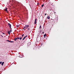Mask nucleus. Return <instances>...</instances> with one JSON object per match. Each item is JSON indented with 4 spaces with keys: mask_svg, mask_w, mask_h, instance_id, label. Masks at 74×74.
Here are the masks:
<instances>
[{
    "mask_svg": "<svg viewBox=\"0 0 74 74\" xmlns=\"http://www.w3.org/2000/svg\"><path fill=\"white\" fill-rule=\"evenodd\" d=\"M4 10L5 11H6V12H8V11L7 10V8H6L5 9H4Z\"/></svg>",
    "mask_w": 74,
    "mask_h": 74,
    "instance_id": "obj_1",
    "label": "nucleus"
},
{
    "mask_svg": "<svg viewBox=\"0 0 74 74\" xmlns=\"http://www.w3.org/2000/svg\"><path fill=\"white\" fill-rule=\"evenodd\" d=\"M36 20H37V18H36L35 20L34 24H36V23H37V21H36Z\"/></svg>",
    "mask_w": 74,
    "mask_h": 74,
    "instance_id": "obj_2",
    "label": "nucleus"
},
{
    "mask_svg": "<svg viewBox=\"0 0 74 74\" xmlns=\"http://www.w3.org/2000/svg\"><path fill=\"white\" fill-rule=\"evenodd\" d=\"M25 26L26 28L27 29V28H28V27H29V25H25Z\"/></svg>",
    "mask_w": 74,
    "mask_h": 74,
    "instance_id": "obj_3",
    "label": "nucleus"
},
{
    "mask_svg": "<svg viewBox=\"0 0 74 74\" xmlns=\"http://www.w3.org/2000/svg\"><path fill=\"white\" fill-rule=\"evenodd\" d=\"M8 25H9V27L11 28V24H10V23H8Z\"/></svg>",
    "mask_w": 74,
    "mask_h": 74,
    "instance_id": "obj_4",
    "label": "nucleus"
},
{
    "mask_svg": "<svg viewBox=\"0 0 74 74\" xmlns=\"http://www.w3.org/2000/svg\"><path fill=\"white\" fill-rule=\"evenodd\" d=\"M47 18L49 19H50V17L49 16H47Z\"/></svg>",
    "mask_w": 74,
    "mask_h": 74,
    "instance_id": "obj_5",
    "label": "nucleus"
},
{
    "mask_svg": "<svg viewBox=\"0 0 74 74\" xmlns=\"http://www.w3.org/2000/svg\"><path fill=\"white\" fill-rule=\"evenodd\" d=\"M27 36H25L24 38L23 39V40H25V39L26 38V37H27Z\"/></svg>",
    "mask_w": 74,
    "mask_h": 74,
    "instance_id": "obj_6",
    "label": "nucleus"
},
{
    "mask_svg": "<svg viewBox=\"0 0 74 74\" xmlns=\"http://www.w3.org/2000/svg\"><path fill=\"white\" fill-rule=\"evenodd\" d=\"M4 62H3L1 63V66H3L4 64Z\"/></svg>",
    "mask_w": 74,
    "mask_h": 74,
    "instance_id": "obj_7",
    "label": "nucleus"
},
{
    "mask_svg": "<svg viewBox=\"0 0 74 74\" xmlns=\"http://www.w3.org/2000/svg\"><path fill=\"white\" fill-rule=\"evenodd\" d=\"M8 34H9V35H10V31H8Z\"/></svg>",
    "mask_w": 74,
    "mask_h": 74,
    "instance_id": "obj_8",
    "label": "nucleus"
},
{
    "mask_svg": "<svg viewBox=\"0 0 74 74\" xmlns=\"http://www.w3.org/2000/svg\"><path fill=\"white\" fill-rule=\"evenodd\" d=\"M9 32H10L11 33L12 32V31L11 30H10V31H9Z\"/></svg>",
    "mask_w": 74,
    "mask_h": 74,
    "instance_id": "obj_9",
    "label": "nucleus"
},
{
    "mask_svg": "<svg viewBox=\"0 0 74 74\" xmlns=\"http://www.w3.org/2000/svg\"><path fill=\"white\" fill-rule=\"evenodd\" d=\"M44 4H42L41 6L42 7H44Z\"/></svg>",
    "mask_w": 74,
    "mask_h": 74,
    "instance_id": "obj_10",
    "label": "nucleus"
},
{
    "mask_svg": "<svg viewBox=\"0 0 74 74\" xmlns=\"http://www.w3.org/2000/svg\"><path fill=\"white\" fill-rule=\"evenodd\" d=\"M16 38L17 40L18 39V40H19V38H19V37Z\"/></svg>",
    "mask_w": 74,
    "mask_h": 74,
    "instance_id": "obj_11",
    "label": "nucleus"
},
{
    "mask_svg": "<svg viewBox=\"0 0 74 74\" xmlns=\"http://www.w3.org/2000/svg\"><path fill=\"white\" fill-rule=\"evenodd\" d=\"M16 40H17V39H16V38H15L14 39V41H16Z\"/></svg>",
    "mask_w": 74,
    "mask_h": 74,
    "instance_id": "obj_12",
    "label": "nucleus"
},
{
    "mask_svg": "<svg viewBox=\"0 0 74 74\" xmlns=\"http://www.w3.org/2000/svg\"><path fill=\"white\" fill-rule=\"evenodd\" d=\"M10 42H14V41H9Z\"/></svg>",
    "mask_w": 74,
    "mask_h": 74,
    "instance_id": "obj_13",
    "label": "nucleus"
},
{
    "mask_svg": "<svg viewBox=\"0 0 74 74\" xmlns=\"http://www.w3.org/2000/svg\"><path fill=\"white\" fill-rule=\"evenodd\" d=\"M44 37H46V34H45L44 35Z\"/></svg>",
    "mask_w": 74,
    "mask_h": 74,
    "instance_id": "obj_14",
    "label": "nucleus"
},
{
    "mask_svg": "<svg viewBox=\"0 0 74 74\" xmlns=\"http://www.w3.org/2000/svg\"><path fill=\"white\" fill-rule=\"evenodd\" d=\"M6 41H8L9 42H10V40H7Z\"/></svg>",
    "mask_w": 74,
    "mask_h": 74,
    "instance_id": "obj_15",
    "label": "nucleus"
},
{
    "mask_svg": "<svg viewBox=\"0 0 74 74\" xmlns=\"http://www.w3.org/2000/svg\"><path fill=\"white\" fill-rule=\"evenodd\" d=\"M23 28H24V29L25 30V29H25V28H26V27H25H25H23Z\"/></svg>",
    "mask_w": 74,
    "mask_h": 74,
    "instance_id": "obj_16",
    "label": "nucleus"
},
{
    "mask_svg": "<svg viewBox=\"0 0 74 74\" xmlns=\"http://www.w3.org/2000/svg\"><path fill=\"white\" fill-rule=\"evenodd\" d=\"M20 40H22V37H20Z\"/></svg>",
    "mask_w": 74,
    "mask_h": 74,
    "instance_id": "obj_17",
    "label": "nucleus"
},
{
    "mask_svg": "<svg viewBox=\"0 0 74 74\" xmlns=\"http://www.w3.org/2000/svg\"><path fill=\"white\" fill-rule=\"evenodd\" d=\"M2 63V62L1 61L0 62V64H1V63Z\"/></svg>",
    "mask_w": 74,
    "mask_h": 74,
    "instance_id": "obj_18",
    "label": "nucleus"
},
{
    "mask_svg": "<svg viewBox=\"0 0 74 74\" xmlns=\"http://www.w3.org/2000/svg\"><path fill=\"white\" fill-rule=\"evenodd\" d=\"M41 25H40V29H41Z\"/></svg>",
    "mask_w": 74,
    "mask_h": 74,
    "instance_id": "obj_19",
    "label": "nucleus"
},
{
    "mask_svg": "<svg viewBox=\"0 0 74 74\" xmlns=\"http://www.w3.org/2000/svg\"><path fill=\"white\" fill-rule=\"evenodd\" d=\"M10 30H12V28H11V27H10Z\"/></svg>",
    "mask_w": 74,
    "mask_h": 74,
    "instance_id": "obj_20",
    "label": "nucleus"
},
{
    "mask_svg": "<svg viewBox=\"0 0 74 74\" xmlns=\"http://www.w3.org/2000/svg\"><path fill=\"white\" fill-rule=\"evenodd\" d=\"M23 36H24V34L22 35V37H23Z\"/></svg>",
    "mask_w": 74,
    "mask_h": 74,
    "instance_id": "obj_21",
    "label": "nucleus"
},
{
    "mask_svg": "<svg viewBox=\"0 0 74 74\" xmlns=\"http://www.w3.org/2000/svg\"><path fill=\"white\" fill-rule=\"evenodd\" d=\"M19 58H21V56H19Z\"/></svg>",
    "mask_w": 74,
    "mask_h": 74,
    "instance_id": "obj_22",
    "label": "nucleus"
},
{
    "mask_svg": "<svg viewBox=\"0 0 74 74\" xmlns=\"http://www.w3.org/2000/svg\"><path fill=\"white\" fill-rule=\"evenodd\" d=\"M37 4H38V5H39V3H38Z\"/></svg>",
    "mask_w": 74,
    "mask_h": 74,
    "instance_id": "obj_23",
    "label": "nucleus"
},
{
    "mask_svg": "<svg viewBox=\"0 0 74 74\" xmlns=\"http://www.w3.org/2000/svg\"><path fill=\"white\" fill-rule=\"evenodd\" d=\"M45 15H46V13H45Z\"/></svg>",
    "mask_w": 74,
    "mask_h": 74,
    "instance_id": "obj_24",
    "label": "nucleus"
},
{
    "mask_svg": "<svg viewBox=\"0 0 74 74\" xmlns=\"http://www.w3.org/2000/svg\"><path fill=\"white\" fill-rule=\"evenodd\" d=\"M42 34H44V32H42Z\"/></svg>",
    "mask_w": 74,
    "mask_h": 74,
    "instance_id": "obj_25",
    "label": "nucleus"
},
{
    "mask_svg": "<svg viewBox=\"0 0 74 74\" xmlns=\"http://www.w3.org/2000/svg\"><path fill=\"white\" fill-rule=\"evenodd\" d=\"M3 34H4V33H3Z\"/></svg>",
    "mask_w": 74,
    "mask_h": 74,
    "instance_id": "obj_26",
    "label": "nucleus"
},
{
    "mask_svg": "<svg viewBox=\"0 0 74 74\" xmlns=\"http://www.w3.org/2000/svg\"><path fill=\"white\" fill-rule=\"evenodd\" d=\"M28 30H29V28H28Z\"/></svg>",
    "mask_w": 74,
    "mask_h": 74,
    "instance_id": "obj_27",
    "label": "nucleus"
},
{
    "mask_svg": "<svg viewBox=\"0 0 74 74\" xmlns=\"http://www.w3.org/2000/svg\"><path fill=\"white\" fill-rule=\"evenodd\" d=\"M41 32V31H40V32Z\"/></svg>",
    "mask_w": 74,
    "mask_h": 74,
    "instance_id": "obj_28",
    "label": "nucleus"
},
{
    "mask_svg": "<svg viewBox=\"0 0 74 74\" xmlns=\"http://www.w3.org/2000/svg\"><path fill=\"white\" fill-rule=\"evenodd\" d=\"M2 37H3V36H2Z\"/></svg>",
    "mask_w": 74,
    "mask_h": 74,
    "instance_id": "obj_29",
    "label": "nucleus"
}]
</instances>
